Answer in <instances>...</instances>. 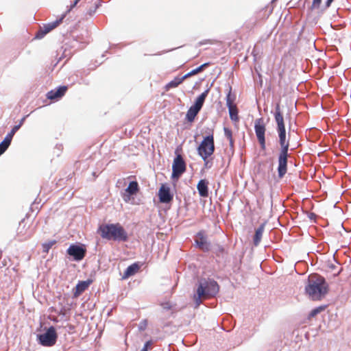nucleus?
<instances>
[{"mask_svg":"<svg viewBox=\"0 0 351 351\" xmlns=\"http://www.w3.org/2000/svg\"><path fill=\"white\" fill-rule=\"evenodd\" d=\"M334 0H327L326 3H325V6L326 8H329L332 3V2Z\"/></svg>","mask_w":351,"mask_h":351,"instance_id":"obj_37","label":"nucleus"},{"mask_svg":"<svg viewBox=\"0 0 351 351\" xmlns=\"http://www.w3.org/2000/svg\"><path fill=\"white\" fill-rule=\"evenodd\" d=\"M68 90L66 86H62L57 89L51 90L47 94V97L51 100H58L62 98Z\"/></svg>","mask_w":351,"mask_h":351,"instance_id":"obj_13","label":"nucleus"},{"mask_svg":"<svg viewBox=\"0 0 351 351\" xmlns=\"http://www.w3.org/2000/svg\"><path fill=\"white\" fill-rule=\"evenodd\" d=\"M97 7V5L96 4V3H95L93 6H90L89 8H87V14L91 16L95 12Z\"/></svg>","mask_w":351,"mask_h":351,"instance_id":"obj_30","label":"nucleus"},{"mask_svg":"<svg viewBox=\"0 0 351 351\" xmlns=\"http://www.w3.org/2000/svg\"><path fill=\"white\" fill-rule=\"evenodd\" d=\"M141 351H147V350H146V348H143Z\"/></svg>","mask_w":351,"mask_h":351,"instance_id":"obj_39","label":"nucleus"},{"mask_svg":"<svg viewBox=\"0 0 351 351\" xmlns=\"http://www.w3.org/2000/svg\"><path fill=\"white\" fill-rule=\"evenodd\" d=\"M91 283V280H88L86 281H80L75 286V289L73 292L74 297H78L80 295H81L85 290L88 288Z\"/></svg>","mask_w":351,"mask_h":351,"instance_id":"obj_17","label":"nucleus"},{"mask_svg":"<svg viewBox=\"0 0 351 351\" xmlns=\"http://www.w3.org/2000/svg\"><path fill=\"white\" fill-rule=\"evenodd\" d=\"M80 0H74L73 3L71 5V8H74Z\"/></svg>","mask_w":351,"mask_h":351,"instance_id":"obj_38","label":"nucleus"},{"mask_svg":"<svg viewBox=\"0 0 351 351\" xmlns=\"http://www.w3.org/2000/svg\"><path fill=\"white\" fill-rule=\"evenodd\" d=\"M322 0H313L311 9L319 8L321 4Z\"/></svg>","mask_w":351,"mask_h":351,"instance_id":"obj_32","label":"nucleus"},{"mask_svg":"<svg viewBox=\"0 0 351 351\" xmlns=\"http://www.w3.org/2000/svg\"><path fill=\"white\" fill-rule=\"evenodd\" d=\"M57 337L58 336L55 328L51 326L46 332L38 336V339L41 345L51 347L56 343Z\"/></svg>","mask_w":351,"mask_h":351,"instance_id":"obj_7","label":"nucleus"},{"mask_svg":"<svg viewBox=\"0 0 351 351\" xmlns=\"http://www.w3.org/2000/svg\"><path fill=\"white\" fill-rule=\"evenodd\" d=\"M223 131H224L225 136L229 141L230 147H234V139H233V137H232V130L228 128H223Z\"/></svg>","mask_w":351,"mask_h":351,"instance_id":"obj_23","label":"nucleus"},{"mask_svg":"<svg viewBox=\"0 0 351 351\" xmlns=\"http://www.w3.org/2000/svg\"><path fill=\"white\" fill-rule=\"evenodd\" d=\"M234 96H232L231 90L229 91L228 94L226 96V105L228 107L235 106L234 104Z\"/></svg>","mask_w":351,"mask_h":351,"instance_id":"obj_25","label":"nucleus"},{"mask_svg":"<svg viewBox=\"0 0 351 351\" xmlns=\"http://www.w3.org/2000/svg\"><path fill=\"white\" fill-rule=\"evenodd\" d=\"M186 169V163L180 154L176 156L172 165V178L178 179Z\"/></svg>","mask_w":351,"mask_h":351,"instance_id":"obj_9","label":"nucleus"},{"mask_svg":"<svg viewBox=\"0 0 351 351\" xmlns=\"http://www.w3.org/2000/svg\"><path fill=\"white\" fill-rule=\"evenodd\" d=\"M158 197L161 203L169 204L173 198L171 193L170 188L165 184H162L158 191Z\"/></svg>","mask_w":351,"mask_h":351,"instance_id":"obj_12","label":"nucleus"},{"mask_svg":"<svg viewBox=\"0 0 351 351\" xmlns=\"http://www.w3.org/2000/svg\"><path fill=\"white\" fill-rule=\"evenodd\" d=\"M164 308H169V306H167V305H165V306H164Z\"/></svg>","mask_w":351,"mask_h":351,"instance_id":"obj_40","label":"nucleus"},{"mask_svg":"<svg viewBox=\"0 0 351 351\" xmlns=\"http://www.w3.org/2000/svg\"><path fill=\"white\" fill-rule=\"evenodd\" d=\"M152 341H147L145 343L143 348H146V350H147V348H148L149 346H152Z\"/></svg>","mask_w":351,"mask_h":351,"instance_id":"obj_35","label":"nucleus"},{"mask_svg":"<svg viewBox=\"0 0 351 351\" xmlns=\"http://www.w3.org/2000/svg\"><path fill=\"white\" fill-rule=\"evenodd\" d=\"M208 181L202 179L199 181L197 184V189L199 195L202 197H207L208 196Z\"/></svg>","mask_w":351,"mask_h":351,"instance_id":"obj_16","label":"nucleus"},{"mask_svg":"<svg viewBox=\"0 0 351 351\" xmlns=\"http://www.w3.org/2000/svg\"><path fill=\"white\" fill-rule=\"evenodd\" d=\"M63 19L64 16L53 22L45 24L36 33V38L38 39L43 38L47 34L56 28L62 23Z\"/></svg>","mask_w":351,"mask_h":351,"instance_id":"obj_10","label":"nucleus"},{"mask_svg":"<svg viewBox=\"0 0 351 351\" xmlns=\"http://www.w3.org/2000/svg\"><path fill=\"white\" fill-rule=\"evenodd\" d=\"M219 291V285L213 280H204L201 282L197 289V295H195V300L197 306L201 303L202 299L214 296Z\"/></svg>","mask_w":351,"mask_h":351,"instance_id":"obj_4","label":"nucleus"},{"mask_svg":"<svg viewBox=\"0 0 351 351\" xmlns=\"http://www.w3.org/2000/svg\"><path fill=\"white\" fill-rule=\"evenodd\" d=\"M215 40H210V39H207V40H204L203 41H200L199 43V45L201 46V45H207V44L213 45V44H215Z\"/></svg>","mask_w":351,"mask_h":351,"instance_id":"obj_33","label":"nucleus"},{"mask_svg":"<svg viewBox=\"0 0 351 351\" xmlns=\"http://www.w3.org/2000/svg\"><path fill=\"white\" fill-rule=\"evenodd\" d=\"M277 132L279 137V143L281 147L278 156V172L279 178H281L286 174L287 171V157L289 143L286 139L285 129L277 130Z\"/></svg>","mask_w":351,"mask_h":351,"instance_id":"obj_3","label":"nucleus"},{"mask_svg":"<svg viewBox=\"0 0 351 351\" xmlns=\"http://www.w3.org/2000/svg\"><path fill=\"white\" fill-rule=\"evenodd\" d=\"M274 118L277 124V130L285 129L284 117L279 104L276 106Z\"/></svg>","mask_w":351,"mask_h":351,"instance_id":"obj_15","label":"nucleus"},{"mask_svg":"<svg viewBox=\"0 0 351 351\" xmlns=\"http://www.w3.org/2000/svg\"><path fill=\"white\" fill-rule=\"evenodd\" d=\"M209 65H210V62H206V63H204V64L200 65L199 68L201 69V70L202 71L205 68H206Z\"/></svg>","mask_w":351,"mask_h":351,"instance_id":"obj_36","label":"nucleus"},{"mask_svg":"<svg viewBox=\"0 0 351 351\" xmlns=\"http://www.w3.org/2000/svg\"><path fill=\"white\" fill-rule=\"evenodd\" d=\"M66 252L67 254L73 256L75 261H79L84 258L86 250L83 246L73 244L69 246Z\"/></svg>","mask_w":351,"mask_h":351,"instance_id":"obj_11","label":"nucleus"},{"mask_svg":"<svg viewBox=\"0 0 351 351\" xmlns=\"http://www.w3.org/2000/svg\"><path fill=\"white\" fill-rule=\"evenodd\" d=\"M229 110L230 117L232 121L237 122L239 121L238 109L237 106L228 107Z\"/></svg>","mask_w":351,"mask_h":351,"instance_id":"obj_22","label":"nucleus"},{"mask_svg":"<svg viewBox=\"0 0 351 351\" xmlns=\"http://www.w3.org/2000/svg\"><path fill=\"white\" fill-rule=\"evenodd\" d=\"M147 326V320L143 319L141 322L138 328L140 330H145L146 329Z\"/></svg>","mask_w":351,"mask_h":351,"instance_id":"obj_31","label":"nucleus"},{"mask_svg":"<svg viewBox=\"0 0 351 351\" xmlns=\"http://www.w3.org/2000/svg\"><path fill=\"white\" fill-rule=\"evenodd\" d=\"M20 127H21V125L14 126V128L12 129L11 132L10 133H8L5 138H8L9 141L11 142L14 134L19 129Z\"/></svg>","mask_w":351,"mask_h":351,"instance_id":"obj_28","label":"nucleus"},{"mask_svg":"<svg viewBox=\"0 0 351 351\" xmlns=\"http://www.w3.org/2000/svg\"><path fill=\"white\" fill-rule=\"evenodd\" d=\"M265 230V223H262L255 231L254 236V244L257 246L262 239V236Z\"/></svg>","mask_w":351,"mask_h":351,"instance_id":"obj_21","label":"nucleus"},{"mask_svg":"<svg viewBox=\"0 0 351 351\" xmlns=\"http://www.w3.org/2000/svg\"><path fill=\"white\" fill-rule=\"evenodd\" d=\"M305 291L313 300H320L328 293V285L324 277L313 274L308 276Z\"/></svg>","mask_w":351,"mask_h":351,"instance_id":"obj_1","label":"nucleus"},{"mask_svg":"<svg viewBox=\"0 0 351 351\" xmlns=\"http://www.w3.org/2000/svg\"><path fill=\"white\" fill-rule=\"evenodd\" d=\"M325 309V306H318L314 309H313L310 314H309V316L311 317H313L315 316H316L318 313H321L322 311H323Z\"/></svg>","mask_w":351,"mask_h":351,"instance_id":"obj_27","label":"nucleus"},{"mask_svg":"<svg viewBox=\"0 0 351 351\" xmlns=\"http://www.w3.org/2000/svg\"><path fill=\"white\" fill-rule=\"evenodd\" d=\"M186 80V78H184V76L182 77H176L173 80L169 82L168 84H167L165 86V90L168 91L171 88H174L178 87L180 84L183 82V81Z\"/></svg>","mask_w":351,"mask_h":351,"instance_id":"obj_20","label":"nucleus"},{"mask_svg":"<svg viewBox=\"0 0 351 351\" xmlns=\"http://www.w3.org/2000/svg\"><path fill=\"white\" fill-rule=\"evenodd\" d=\"M139 269H140V266L138 263H135L132 264L131 265L128 267V268L125 271V272L123 275V279L128 278L129 277H130V276L134 275L136 273H137Z\"/></svg>","mask_w":351,"mask_h":351,"instance_id":"obj_19","label":"nucleus"},{"mask_svg":"<svg viewBox=\"0 0 351 351\" xmlns=\"http://www.w3.org/2000/svg\"><path fill=\"white\" fill-rule=\"evenodd\" d=\"M202 72V70L201 69L199 68V66H198L197 68L191 71L190 72H189L188 73L185 74L184 75V78H186L187 79L188 77H191V76H193V75H195L199 73Z\"/></svg>","mask_w":351,"mask_h":351,"instance_id":"obj_29","label":"nucleus"},{"mask_svg":"<svg viewBox=\"0 0 351 351\" xmlns=\"http://www.w3.org/2000/svg\"><path fill=\"white\" fill-rule=\"evenodd\" d=\"M209 89L204 91L195 100V104L189 108L188 110L186 119L189 122H193L195 120V117L202 109L204 101L208 94Z\"/></svg>","mask_w":351,"mask_h":351,"instance_id":"obj_6","label":"nucleus"},{"mask_svg":"<svg viewBox=\"0 0 351 351\" xmlns=\"http://www.w3.org/2000/svg\"><path fill=\"white\" fill-rule=\"evenodd\" d=\"M254 130L261 147L263 150H265L266 149L265 137L266 127L263 118L256 119Z\"/></svg>","mask_w":351,"mask_h":351,"instance_id":"obj_8","label":"nucleus"},{"mask_svg":"<svg viewBox=\"0 0 351 351\" xmlns=\"http://www.w3.org/2000/svg\"><path fill=\"white\" fill-rule=\"evenodd\" d=\"M278 76H279L278 85L280 86L281 80H282L283 76H284V70H282L278 73Z\"/></svg>","mask_w":351,"mask_h":351,"instance_id":"obj_34","label":"nucleus"},{"mask_svg":"<svg viewBox=\"0 0 351 351\" xmlns=\"http://www.w3.org/2000/svg\"><path fill=\"white\" fill-rule=\"evenodd\" d=\"M56 241H50L47 243H45L43 244V250L44 252H48L49 250L52 247V246L56 243Z\"/></svg>","mask_w":351,"mask_h":351,"instance_id":"obj_26","label":"nucleus"},{"mask_svg":"<svg viewBox=\"0 0 351 351\" xmlns=\"http://www.w3.org/2000/svg\"><path fill=\"white\" fill-rule=\"evenodd\" d=\"M8 138H5L4 140L0 143V156L5 152L9 145H10Z\"/></svg>","mask_w":351,"mask_h":351,"instance_id":"obj_24","label":"nucleus"},{"mask_svg":"<svg viewBox=\"0 0 351 351\" xmlns=\"http://www.w3.org/2000/svg\"><path fill=\"white\" fill-rule=\"evenodd\" d=\"M139 191L138 184L136 181H132L130 182L129 186L125 189V192L129 194L128 196H124L123 199L125 202H128L130 199V196L135 195Z\"/></svg>","mask_w":351,"mask_h":351,"instance_id":"obj_18","label":"nucleus"},{"mask_svg":"<svg viewBox=\"0 0 351 351\" xmlns=\"http://www.w3.org/2000/svg\"><path fill=\"white\" fill-rule=\"evenodd\" d=\"M103 239L114 241H125L128 240V234L120 223L104 224L98 230Z\"/></svg>","mask_w":351,"mask_h":351,"instance_id":"obj_2","label":"nucleus"},{"mask_svg":"<svg viewBox=\"0 0 351 351\" xmlns=\"http://www.w3.org/2000/svg\"><path fill=\"white\" fill-rule=\"evenodd\" d=\"M195 243L197 246L203 251H208L210 244L207 241L206 237L204 232H199L195 237Z\"/></svg>","mask_w":351,"mask_h":351,"instance_id":"obj_14","label":"nucleus"},{"mask_svg":"<svg viewBox=\"0 0 351 351\" xmlns=\"http://www.w3.org/2000/svg\"><path fill=\"white\" fill-rule=\"evenodd\" d=\"M164 308H169V306H167V305H165V306H164Z\"/></svg>","mask_w":351,"mask_h":351,"instance_id":"obj_41","label":"nucleus"},{"mask_svg":"<svg viewBox=\"0 0 351 351\" xmlns=\"http://www.w3.org/2000/svg\"><path fill=\"white\" fill-rule=\"evenodd\" d=\"M197 150L199 156L204 161L205 166H207L208 163V158L212 156L215 152V141L213 133L204 138Z\"/></svg>","mask_w":351,"mask_h":351,"instance_id":"obj_5","label":"nucleus"}]
</instances>
